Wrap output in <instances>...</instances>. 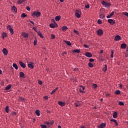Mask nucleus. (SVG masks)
Listing matches in <instances>:
<instances>
[{
	"label": "nucleus",
	"instance_id": "f257e3e1",
	"mask_svg": "<svg viewBox=\"0 0 128 128\" xmlns=\"http://www.w3.org/2000/svg\"><path fill=\"white\" fill-rule=\"evenodd\" d=\"M41 15L40 12L38 11L34 12L32 14L33 16H36V18H39Z\"/></svg>",
	"mask_w": 128,
	"mask_h": 128
},
{
	"label": "nucleus",
	"instance_id": "f03ea898",
	"mask_svg": "<svg viewBox=\"0 0 128 128\" xmlns=\"http://www.w3.org/2000/svg\"><path fill=\"white\" fill-rule=\"evenodd\" d=\"M102 4L104 6H105V7H110V4L104 1V0H102Z\"/></svg>",
	"mask_w": 128,
	"mask_h": 128
},
{
	"label": "nucleus",
	"instance_id": "7ed1b4c3",
	"mask_svg": "<svg viewBox=\"0 0 128 128\" xmlns=\"http://www.w3.org/2000/svg\"><path fill=\"white\" fill-rule=\"evenodd\" d=\"M80 12L79 11V10H76L75 11V16H76L77 18H80Z\"/></svg>",
	"mask_w": 128,
	"mask_h": 128
},
{
	"label": "nucleus",
	"instance_id": "20e7f679",
	"mask_svg": "<svg viewBox=\"0 0 128 128\" xmlns=\"http://www.w3.org/2000/svg\"><path fill=\"white\" fill-rule=\"evenodd\" d=\"M97 34L98 36H102L104 34V32L101 29H98L97 31Z\"/></svg>",
	"mask_w": 128,
	"mask_h": 128
},
{
	"label": "nucleus",
	"instance_id": "39448f33",
	"mask_svg": "<svg viewBox=\"0 0 128 128\" xmlns=\"http://www.w3.org/2000/svg\"><path fill=\"white\" fill-rule=\"evenodd\" d=\"M58 104L60 105V106L62 107H64V106H66V104L65 102H63L62 101H58Z\"/></svg>",
	"mask_w": 128,
	"mask_h": 128
},
{
	"label": "nucleus",
	"instance_id": "423d86ee",
	"mask_svg": "<svg viewBox=\"0 0 128 128\" xmlns=\"http://www.w3.org/2000/svg\"><path fill=\"white\" fill-rule=\"evenodd\" d=\"M7 28L8 30H10V34H14V30H12V26H7Z\"/></svg>",
	"mask_w": 128,
	"mask_h": 128
},
{
	"label": "nucleus",
	"instance_id": "0eeeda50",
	"mask_svg": "<svg viewBox=\"0 0 128 128\" xmlns=\"http://www.w3.org/2000/svg\"><path fill=\"white\" fill-rule=\"evenodd\" d=\"M85 56H87V58H92V55L91 53H90V52H86V54H85Z\"/></svg>",
	"mask_w": 128,
	"mask_h": 128
},
{
	"label": "nucleus",
	"instance_id": "6e6552de",
	"mask_svg": "<svg viewBox=\"0 0 128 128\" xmlns=\"http://www.w3.org/2000/svg\"><path fill=\"white\" fill-rule=\"evenodd\" d=\"M2 52L4 56H8V50H6V48H4L2 50Z\"/></svg>",
	"mask_w": 128,
	"mask_h": 128
},
{
	"label": "nucleus",
	"instance_id": "1a4fd4ad",
	"mask_svg": "<svg viewBox=\"0 0 128 128\" xmlns=\"http://www.w3.org/2000/svg\"><path fill=\"white\" fill-rule=\"evenodd\" d=\"M19 64L22 68H26V64L24 63H23L22 61H19Z\"/></svg>",
	"mask_w": 128,
	"mask_h": 128
},
{
	"label": "nucleus",
	"instance_id": "9d476101",
	"mask_svg": "<svg viewBox=\"0 0 128 128\" xmlns=\"http://www.w3.org/2000/svg\"><path fill=\"white\" fill-rule=\"evenodd\" d=\"M106 126V124L105 122H102L100 126H98V128H104Z\"/></svg>",
	"mask_w": 128,
	"mask_h": 128
},
{
	"label": "nucleus",
	"instance_id": "9b49d317",
	"mask_svg": "<svg viewBox=\"0 0 128 128\" xmlns=\"http://www.w3.org/2000/svg\"><path fill=\"white\" fill-rule=\"evenodd\" d=\"M114 40H115L116 42H118V40H121V36L118 35L116 36Z\"/></svg>",
	"mask_w": 128,
	"mask_h": 128
},
{
	"label": "nucleus",
	"instance_id": "f8f14e48",
	"mask_svg": "<svg viewBox=\"0 0 128 128\" xmlns=\"http://www.w3.org/2000/svg\"><path fill=\"white\" fill-rule=\"evenodd\" d=\"M35 114L36 115H37L38 116H40V111L38 110H35Z\"/></svg>",
	"mask_w": 128,
	"mask_h": 128
},
{
	"label": "nucleus",
	"instance_id": "ddd939ff",
	"mask_svg": "<svg viewBox=\"0 0 128 128\" xmlns=\"http://www.w3.org/2000/svg\"><path fill=\"white\" fill-rule=\"evenodd\" d=\"M108 22L110 24H114L116 22H115L112 20V19H109L108 20Z\"/></svg>",
	"mask_w": 128,
	"mask_h": 128
},
{
	"label": "nucleus",
	"instance_id": "4468645a",
	"mask_svg": "<svg viewBox=\"0 0 128 128\" xmlns=\"http://www.w3.org/2000/svg\"><path fill=\"white\" fill-rule=\"evenodd\" d=\"M50 26L52 28H54L58 26V24H50Z\"/></svg>",
	"mask_w": 128,
	"mask_h": 128
},
{
	"label": "nucleus",
	"instance_id": "2eb2a0df",
	"mask_svg": "<svg viewBox=\"0 0 128 128\" xmlns=\"http://www.w3.org/2000/svg\"><path fill=\"white\" fill-rule=\"evenodd\" d=\"M22 36L24 38H28V33L24 32L22 33Z\"/></svg>",
	"mask_w": 128,
	"mask_h": 128
},
{
	"label": "nucleus",
	"instance_id": "dca6fc26",
	"mask_svg": "<svg viewBox=\"0 0 128 128\" xmlns=\"http://www.w3.org/2000/svg\"><path fill=\"white\" fill-rule=\"evenodd\" d=\"M126 46H127L126 44L123 43L121 44L120 48L124 50V48H126Z\"/></svg>",
	"mask_w": 128,
	"mask_h": 128
},
{
	"label": "nucleus",
	"instance_id": "f3484780",
	"mask_svg": "<svg viewBox=\"0 0 128 128\" xmlns=\"http://www.w3.org/2000/svg\"><path fill=\"white\" fill-rule=\"evenodd\" d=\"M20 78H24V73L23 72H20Z\"/></svg>",
	"mask_w": 128,
	"mask_h": 128
},
{
	"label": "nucleus",
	"instance_id": "a211bd4d",
	"mask_svg": "<svg viewBox=\"0 0 128 128\" xmlns=\"http://www.w3.org/2000/svg\"><path fill=\"white\" fill-rule=\"evenodd\" d=\"M10 88H12V84H8L6 88V90H10Z\"/></svg>",
	"mask_w": 128,
	"mask_h": 128
},
{
	"label": "nucleus",
	"instance_id": "6ab92c4d",
	"mask_svg": "<svg viewBox=\"0 0 128 128\" xmlns=\"http://www.w3.org/2000/svg\"><path fill=\"white\" fill-rule=\"evenodd\" d=\"M64 42L66 43V44L68 46H72V43L70 41H66V40H64Z\"/></svg>",
	"mask_w": 128,
	"mask_h": 128
},
{
	"label": "nucleus",
	"instance_id": "aec40b11",
	"mask_svg": "<svg viewBox=\"0 0 128 128\" xmlns=\"http://www.w3.org/2000/svg\"><path fill=\"white\" fill-rule=\"evenodd\" d=\"M62 31L64 32L68 30V28L66 27V26H63V27L62 28Z\"/></svg>",
	"mask_w": 128,
	"mask_h": 128
},
{
	"label": "nucleus",
	"instance_id": "412c9836",
	"mask_svg": "<svg viewBox=\"0 0 128 128\" xmlns=\"http://www.w3.org/2000/svg\"><path fill=\"white\" fill-rule=\"evenodd\" d=\"M118 112H114L113 114V118H116L118 117Z\"/></svg>",
	"mask_w": 128,
	"mask_h": 128
},
{
	"label": "nucleus",
	"instance_id": "4be33fe9",
	"mask_svg": "<svg viewBox=\"0 0 128 128\" xmlns=\"http://www.w3.org/2000/svg\"><path fill=\"white\" fill-rule=\"evenodd\" d=\"M114 12H112V13L110 14V15H108L106 16V18H110L112 16H114Z\"/></svg>",
	"mask_w": 128,
	"mask_h": 128
},
{
	"label": "nucleus",
	"instance_id": "5701e85b",
	"mask_svg": "<svg viewBox=\"0 0 128 128\" xmlns=\"http://www.w3.org/2000/svg\"><path fill=\"white\" fill-rule=\"evenodd\" d=\"M12 66L13 68H14L15 70H18V65L16 64H13Z\"/></svg>",
	"mask_w": 128,
	"mask_h": 128
},
{
	"label": "nucleus",
	"instance_id": "b1692460",
	"mask_svg": "<svg viewBox=\"0 0 128 128\" xmlns=\"http://www.w3.org/2000/svg\"><path fill=\"white\" fill-rule=\"evenodd\" d=\"M58 88L57 87L56 88V89H54V90H52V92L50 93V94L52 95L54 94V93L56 92L58 90Z\"/></svg>",
	"mask_w": 128,
	"mask_h": 128
},
{
	"label": "nucleus",
	"instance_id": "393cba45",
	"mask_svg": "<svg viewBox=\"0 0 128 128\" xmlns=\"http://www.w3.org/2000/svg\"><path fill=\"white\" fill-rule=\"evenodd\" d=\"M38 36H40V38H44V36L42 35V34L40 32L38 31Z\"/></svg>",
	"mask_w": 128,
	"mask_h": 128
},
{
	"label": "nucleus",
	"instance_id": "a878e982",
	"mask_svg": "<svg viewBox=\"0 0 128 128\" xmlns=\"http://www.w3.org/2000/svg\"><path fill=\"white\" fill-rule=\"evenodd\" d=\"M108 70V66L106 64H105L104 68H102V71L106 72Z\"/></svg>",
	"mask_w": 128,
	"mask_h": 128
},
{
	"label": "nucleus",
	"instance_id": "bb28decb",
	"mask_svg": "<svg viewBox=\"0 0 128 128\" xmlns=\"http://www.w3.org/2000/svg\"><path fill=\"white\" fill-rule=\"evenodd\" d=\"M12 10H14V12H18V9L14 6H13L12 8Z\"/></svg>",
	"mask_w": 128,
	"mask_h": 128
},
{
	"label": "nucleus",
	"instance_id": "cd10ccee",
	"mask_svg": "<svg viewBox=\"0 0 128 128\" xmlns=\"http://www.w3.org/2000/svg\"><path fill=\"white\" fill-rule=\"evenodd\" d=\"M72 52H73L74 53V52H77V54H79V52H80V50H78V49L74 50H72Z\"/></svg>",
	"mask_w": 128,
	"mask_h": 128
},
{
	"label": "nucleus",
	"instance_id": "c85d7f7f",
	"mask_svg": "<svg viewBox=\"0 0 128 128\" xmlns=\"http://www.w3.org/2000/svg\"><path fill=\"white\" fill-rule=\"evenodd\" d=\"M27 64H32V60H30V59H28L27 60Z\"/></svg>",
	"mask_w": 128,
	"mask_h": 128
},
{
	"label": "nucleus",
	"instance_id": "c756f323",
	"mask_svg": "<svg viewBox=\"0 0 128 128\" xmlns=\"http://www.w3.org/2000/svg\"><path fill=\"white\" fill-rule=\"evenodd\" d=\"M60 18H61V16H56L55 19H56V20L58 22V20H60Z\"/></svg>",
	"mask_w": 128,
	"mask_h": 128
},
{
	"label": "nucleus",
	"instance_id": "7c9ffc66",
	"mask_svg": "<svg viewBox=\"0 0 128 128\" xmlns=\"http://www.w3.org/2000/svg\"><path fill=\"white\" fill-rule=\"evenodd\" d=\"M6 37V32H3L2 34V38H4Z\"/></svg>",
	"mask_w": 128,
	"mask_h": 128
},
{
	"label": "nucleus",
	"instance_id": "2f4dec72",
	"mask_svg": "<svg viewBox=\"0 0 128 128\" xmlns=\"http://www.w3.org/2000/svg\"><path fill=\"white\" fill-rule=\"evenodd\" d=\"M120 90H116V91H115L114 92V94L116 95H118L120 94Z\"/></svg>",
	"mask_w": 128,
	"mask_h": 128
},
{
	"label": "nucleus",
	"instance_id": "473e14b6",
	"mask_svg": "<svg viewBox=\"0 0 128 128\" xmlns=\"http://www.w3.org/2000/svg\"><path fill=\"white\" fill-rule=\"evenodd\" d=\"M114 52L113 50H111V54H110V58H114Z\"/></svg>",
	"mask_w": 128,
	"mask_h": 128
},
{
	"label": "nucleus",
	"instance_id": "72a5a7b5",
	"mask_svg": "<svg viewBox=\"0 0 128 128\" xmlns=\"http://www.w3.org/2000/svg\"><path fill=\"white\" fill-rule=\"evenodd\" d=\"M5 110L6 112H7V114H8V112L10 110L9 108H8V106H6L5 108Z\"/></svg>",
	"mask_w": 128,
	"mask_h": 128
},
{
	"label": "nucleus",
	"instance_id": "f704fd0d",
	"mask_svg": "<svg viewBox=\"0 0 128 128\" xmlns=\"http://www.w3.org/2000/svg\"><path fill=\"white\" fill-rule=\"evenodd\" d=\"M88 66L89 68H92L94 67V64H92L91 62L88 64Z\"/></svg>",
	"mask_w": 128,
	"mask_h": 128
},
{
	"label": "nucleus",
	"instance_id": "c9c22d12",
	"mask_svg": "<svg viewBox=\"0 0 128 128\" xmlns=\"http://www.w3.org/2000/svg\"><path fill=\"white\" fill-rule=\"evenodd\" d=\"M118 104H119V105H120V106H124V104L122 102H119Z\"/></svg>",
	"mask_w": 128,
	"mask_h": 128
},
{
	"label": "nucleus",
	"instance_id": "e433bc0d",
	"mask_svg": "<svg viewBox=\"0 0 128 128\" xmlns=\"http://www.w3.org/2000/svg\"><path fill=\"white\" fill-rule=\"evenodd\" d=\"M24 2V0H18V3L19 4H21L23 3Z\"/></svg>",
	"mask_w": 128,
	"mask_h": 128
},
{
	"label": "nucleus",
	"instance_id": "4c0bfd02",
	"mask_svg": "<svg viewBox=\"0 0 128 128\" xmlns=\"http://www.w3.org/2000/svg\"><path fill=\"white\" fill-rule=\"evenodd\" d=\"M18 100L21 102H24V98L22 97H19Z\"/></svg>",
	"mask_w": 128,
	"mask_h": 128
},
{
	"label": "nucleus",
	"instance_id": "58836bf2",
	"mask_svg": "<svg viewBox=\"0 0 128 128\" xmlns=\"http://www.w3.org/2000/svg\"><path fill=\"white\" fill-rule=\"evenodd\" d=\"M22 18H24L26 17V14L22 13L21 16Z\"/></svg>",
	"mask_w": 128,
	"mask_h": 128
},
{
	"label": "nucleus",
	"instance_id": "ea45409f",
	"mask_svg": "<svg viewBox=\"0 0 128 128\" xmlns=\"http://www.w3.org/2000/svg\"><path fill=\"white\" fill-rule=\"evenodd\" d=\"M74 32L77 35H79L80 33L76 30H74Z\"/></svg>",
	"mask_w": 128,
	"mask_h": 128
},
{
	"label": "nucleus",
	"instance_id": "a19ab883",
	"mask_svg": "<svg viewBox=\"0 0 128 128\" xmlns=\"http://www.w3.org/2000/svg\"><path fill=\"white\" fill-rule=\"evenodd\" d=\"M98 87V86L96 84H92V88H96Z\"/></svg>",
	"mask_w": 128,
	"mask_h": 128
},
{
	"label": "nucleus",
	"instance_id": "79ce46f5",
	"mask_svg": "<svg viewBox=\"0 0 128 128\" xmlns=\"http://www.w3.org/2000/svg\"><path fill=\"white\" fill-rule=\"evenodd\" d=\"M28 66L30 68H32V64H28Z\"/></svg>",
	"mask_w": 128,
	"mask_h": 128
},
{
	"label": "nucleus",
	"instance_id": "37998d69",
	"mask_svg": "<svg viewBox=\"0 0 128 128\" xmlns=\"http://www.w3.org/2000/svg\"><path fill=\"white\" fill-rule=\"evenodd\" d=\"M40 126L42 128H46L47 126L46 125L41 124Z\"/></svg>",
	"mask_w": 128,
	"mask_h": 128
},
{
	"label": "nucleus",
	"instance_id": "c03bdc74",
	"mask_svg": "<svg viewBox=\"0 0 128 128\" xmlns=\"http://www.w3.org/2000/svg\"><path fill=\"white\" fill-rule=\"evenodd\" d=\"M94 60L92 59V58H90L89 60V62H90V63L94 62Z\"/></svg>",
	"mask_w": 128,
	"mask_h": 128
},
{
	"label": "nucleus",
	"instance_id": "a18cd8bd",
	"mask_svg": "<svg viewBox=\"0 0 128 128\" xmlns=\"http://www.w3.org/2000/svg\"><path fill=\"white\" fill-rule=\"evenodd\" d=\"M110 121H111V122H113L116 123V119L112 118V119H110Z\"/></svg>",
	"mask_w": 128,
	"mask_h": 128
},
{
	"label": "nucleus",
	"instance_id": "49530a36",
	"mask_svg": "<svg viewBox=\"0 0 128 128\" xmlns=\"http://www.w3.org/2000/svg\"><path fill=\"white\" fill-rule=\"evenodd\" d=\"M55 38H56V37H55L54 35V34H52V35H51V38L54 40Z\"/></svg>",
	"mask_w": 128,
	"mask_h": 128
},
{
	"label": "nucleus",
	"instance_id": "de8ad7c7",
	"mask_svg": "<svg viewBox=\"0 0 128 128\" xmlns=\"http://www.w3.org/2000/svg\"><path fill=\"white\" fill-rule=\"evenodd\" d=\"M36 44H37V40H34V46H36Z\"/></svg>",
	"mask_w": 128,
	"mask_h": 128
},
{
	"label": "nucleus",
	"instance_id": "09e8293b",
	"mask_svg": "<svg viewBox=\"0 0 128 128\" xmlns=\"http://www.w3.org/2000/svg\"><path fill=\"white\" fill-rule=\"evenodd\" d=\"M123 14L128 16V12H123Z\"/></svg>",
	"mask_w": 128,
	"mask_h": 128
},
{
	"label": "nucleus",
	"instance_id": "8fccbe9b",
	"mask_svg": "<svg viewBox=\"0 0 128 128\" xmlns=\"http://www.w3.org/2000/svg\"><path fill=\"white\" fill-rule=\"evenodd\" d=\"M33 30L35 31V32H38V28H36V27H34V28H33Z\"/></svg>",
	"mask_w": 128,
	"mask_h": 128
},
{
	"label": "nucleus",
	"instance_id": "3c124183",
	"mask_svg": "<svg viewBox=\"0 0 128 128\" xmlns=\"http://www.w3.org/2000/svg\"><path fill=\"white\" fill-rule=\"evenodd\" d=\"M98 24H102V20H98Z\"/></svg>",
	"mask_w": 128,
	"mask_h": 128
},
{
	"label": "nucleus",
	"instance_id": "603ef678",
	"mask_svg": "<svg viewBox=\"0 0 128 128\" xmlns=\"http://www.w3.org/2000/svg\"><path fill=\"white\" fill-rule=\"evenodd\" d=\"M26 8L27 10H28V12H30V8L28 6Z\"/></svg>",
	"mask_w": 128,
	"mask_h": 128
},
{
	"label": "nucleus",
	"instance_id": "864d4df0",
	"mask_svg": "<svg viewBox=\"0 0 128 128\" xmlns=\"http://www.w3.org/2000/svg\"><path fill=\"white\" fill-rule=\"evenodd\" d=\"M90 4H86L85 6V8H90Z\"/></svg>",
	"mask_w": 128,
	"mask_h": 128
},
{
	"label": "nucleus",
	"instance_id": "5fc2aeb1",
	"mask_svg": "<svg viewBox=\"0 0 128 128\" xmlns=\"http://www.w3.org/2000/svg\"><path fill=\"white\" fill-rule=\"evenodd\" d=\"M12 116H16V112H12Z\"/></svg>",
	"mask_w": 128,
	"mask_h": 128
},
{
	"label": "nucleus",
	"instance_id": "6e6d98bb",
	"mask_svg": "<svg viewBox=\"0 0 128 128\" xmlns=\"http://www.w3.org/2000/svg\"><path fill=\"white\" fill-rule=\"evenodd\" d=\"M67 54V52H64L62 54V56H64V54Z\"/></svg>",
	"mask_w": 128,
	"mask_h": 128
},
{
	"label": "nucleus",
	"instance_id": "4d7b16f0",
	"mask_svg": "<svg viewBox=\"0 0 128 128\" xmlns=\"http://www.w3.org/2000/svg\"><path fill=\"white\" fill-rule=\"evenodd\" d=\"M80 88H82V90H85V87H84V86H80Z\"/></svg>",
	"mask_w": 128,
	"mask_h": 128
},
{
	"label": "nucleus",
	"instance_id": "13d9d810",
	"mask_svg": "<svg viewBox=\"0 0 128 128\" xmlns=\"http://www.w3.org/2000/svg\"><path fill=\"white\" fill-rule=\"evenodd\" d=\"M84 48H89L88 46H87L86 44H84Z\"/></svg>",
	"mask_w": 128,
	"mask_h": 128
},
{
	"label": "nucleus",
	"instance_id": "bf43d9fd",
	"mask_svg": "<svg viewBox=\"0 0 128 128\" xmlns=\"http://www.w3.org/2000/svg\"><path fill=\"white\" fill-rule=\"evenodd\" d=\"M38 83L40 84H42V81H38Z\"/></svg>",
	"mask_w": 128,
	"mask_h": 128
},
{
	"label": "nucleus",
	"instance_id": "052dcab7",
	"mask_svg": "<svg viewBox=\"0 0 128 128\" xmlns=\"http://www.w3.org/2000/svg\"><path fill=\"white\" fill-rule=\"evenodd\" d=\"M44 98L45 100H48V96H45L44 97Z\"/></svg>",
	"mask_w": 128,
	"mask_h": 128
},
{
	"label": "nucleus",
	"instance_id": "680f3d73",
	"mask_svg": "<svg viewBox=\"0 0 128 128\" xmlns=\"http://www.w3.org/2000/svg\"><path fill=\"white\" fill-rule=\"evenodd\" d=\"M115 124H116V126H118V122H117V120L116 121Z\"/></svg>",
	"mask_w": 128,
	"mask_h": 128
},
{
	"label": "nucleus",
	"instance_id": "e2e57ef3",
	"mask_svg": "<svg viewBox=\"0 0 128 128\" xmlns=\"http://www.w3.org/2000/svg\"><path fill=\"white\" fill-rule=\"evenodd\" d=\"M100 18H104V15H101V16H100Z\"/></svg>",
	"mask_w": 128,
	"mask_h": 128
},
{
	"label": "nucleus",
	"instance_id": "0e129e2a",
	"mask_svg": "<svg viewBox=\"0 0 128 128\" xmlns=\"http://www.w3.org/2000/svg\"><path fill=\"white\" fill-rule=\"evenodd\" d=\"M80 104H76V107H78L79 106H80Z\"/></svg>",
	"mask_w": 128,
	"mask_h": 128
},
{
	"label": "nucleus",
	"instance_id": "69168bd1",
	"mask_svg": "<svg viewBox=\"0 0 128 128\" xmlns=\"http://www.w3.org/2000/svg\"><path fill=\"white\" fill-rule=\"evenodd\" d=\"M80 92H82V93H84L85 92L84 91H82V90H81V89H80Z\"/></svg>",
	"mask_w": 128,
	"mask_h": 128
},
{
	"label": "nucleus",
	"instance_id": "338daca9",
	"mask_svg": "<svg viewBox=\"0 0 128 128\" xmlns=\"http://www.w3.org/2000/svg\"><path fill=\"white\" fill-rule=\"evenodd\" d=\"M122 86H122V84H120L119 86V87H120V88H122Z\"/></svg>",
	"mask_w": 128,
	"mask_h": 128
},
{
	"label": "nucleus",
	"instance_id": "774afa93",
	"mask_svg": "<svg viewBox=\"0 0 128 128\" xmlns=\"http://www.w3.org/2000/svg\"><path fill=\"white\" fill-rule=\"evenodd\" d=\"M58 128H62V126H60V125H58Z\"/></svg>",
	"mask_w": 128,
	"mask_h": 128
}]
</instances>
